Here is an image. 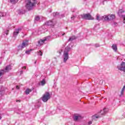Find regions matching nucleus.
Segmentation results:
<instances>
[{"instance_id":"nucleus-1","label":"nucleus","mask_w":125,"mask_h":125,"mask_svg":"<svg viewBox=\"0 0 125 125\" xmlns=\"http://www.w3.org/2000/svg\"><path fill=\"white\" fill-rule=\"evenodd\" d=\"M35 4H37V1L36 0H28L25 6L26 8L28 10H32Z\"/></svg>"},{"instance_id":"nucleus-2","label":"nucleus","mask_w":125,"mask_h":125,"mask_svg":"<svg viewBox=\"0 0 125 125\" xmlns=\"http://www.w3.org/2000/svg\"><path fill=\"white\" fill-rule=\"evenodd\" d=\"M108 109L107 108H104L102 110H101L100 112H99L97 114H96L94 115L95 118L96 119H98L99 118H101L102 117V115H105L107 112H108Z\"/></svg>"},{"instance_id":"nucleus-3","label":"nucleus","mask_w":125,"mask_h":125,"mask_svg":"<svg viewBox=\"0 0 125 125\" xmlns=\"http://www.w3.org/2000/svg\"><path fill=\"white\" fill-rule=\"evenodd\" d=\"M41 99L43 102H47L49 99H50V94L48 92H46L41 98Z\"/></svg>"},{"instance_id":"nucleus-4","label":"nucleus","mask_w":125,"mask_h":125,"mask_svg":"<svg viewBox=\"0 0 125 125\" xmlns=\"http://www.w3.org/2000/svg\"><path fill=\"white\" fill-rule=\"evenodd\" d=\"M80 17L83 18V19H85V20H92V17L90 15V14H84L83 15H81Z\"/></svg>"},{"instance_id":"nucleus-5","label":"nucleus","mask_w":125,"mask_h":125,"mask_svg":"<svg viewBox=\"0 0 125 125\" xmlns=\"http://www.w3.org/2000/svg\"><path fill=\"white\" fill-rule=\"evenodd\" d=\"M50 39V37L48 36L44 38L43 40H40L38 42L37 46H41L44 43V42H46V41H48Z\"/></svg>"},{"instance_id":"nucleus-6","label":"nucleus","mask_w":125,"mask_h":125,"mask_svg":"<svg viewBox=\"0 0 125 125\" xmlns=\"http://www.w3.org/2000/svg\"><path fill=\"white\" fill-rule=\"evenodd\" d=\"M118 70L120 71H122L123 72H125V62H123L120 65L117 66Z\"/></svg>"},{"instance_id":"nucleus-7","label":"nucleus","mask_w":125,"mask_h":125,"mask_svg":"<svg viewBox=\"0 0 125 125\" xmlns=\"http://www.w3.org/2000/svg\"><path fill=\"white\" fill-rule=\"evenodd\" d=\"M56 20H52V21H48L46 22V25L47 26H51V27H53L55 24H56Z\"/></svg>"},{"instance_id":"nucleus-8","label":"nucleus","mask_w":125,"mask_h":125,"mask_svg":"<svg viewBox=\"0 0 125 125\" xmlns=\"http://www.w3.org/2000/svg\"><path fill=\"white\" fill-rule=\"evenodd\" d=\"M21 30L22 29L21 28H18L16 29L15 31L13 33V37H14L15 38L17 37V35H18V34H19V32H20V31H21Z\"/></svg>"},{"instance_id":"nucleus-9","label":"nucleus","mask_w":125,"mask_h":125,"mask_svg":"<svg viewBox=\"0 0 125 125\" xmlns=\"http://www.w3.org/2000/svg\"><path fill=\"white\" fill-rule=\"evenodd\" d=\"M82 119H83V117L81 116H77L76 115L73 116V120L75 122H78V121H80V120H82Z\"/></svg>"},{"instance_id":"nucleus-10","label":"nucleus","mask_w":125,"mask_h":125,"mask_svg":"<svg viewBox=\"0 0 125 125\" xmlns=\"http://www.w3.org/2000/svg\"><path fill=\"white\" fill-rule=\"evenodd\" d=\"M63 62L66 63L67 60L69 59V53H63Z\"/></svg>"},{"instance_id":"nucleus-11","label":"nucleus","mask_w":125,"mask_h":125,"mask_svg":"<svg viewBox=\"0 0 125 125\" xmlns=\"http://www.w3.org/2000/svg\"><path fill=\"white\" fill-rule=\"evenodd\" d=\"M4 90H5V88L3 87V86H1L0 88V97H1L4 94Z\"/></svg>"},{"instance_id":"nucleus-12","label":"nucleus","mask_w":125,"mask_h":125,"mask_svg":"<svg viewBox=\"0 0 125 125\" xmlns=\"http://www.w3.org/2000/svg\"><path fill=\"white\" fill-rule=\"evenodd\" d=\"M125 12V11H124L123 9H120L119 10L118 12V14L120 17H124L125 16L124 15H123V13Z\"/></svg>"},{"instance_id":"nucleus-13","label":"nucleus","mask_w":125,"mask_h":125,"mask_svg":"<svg viewBox=\"0 0 125 125\" xmlns=\"http://www.w3.org/2000/svg\"><path fill=\"white\" fill-rule=\"evenodd\" d=\"M26 42H23L21 45V48H24V47H26V46H28V41L26 40Z\"/></svg>"},{"instance_id":"nucleus-14","label":"nucleus","mask_w":125,"mask_h":125,"mask_svg":"<svg viewBox=\"0 0 125 125\" xmlns=\"http://www.w3.org/2000/svg\"><path fill=\"white\" fill-rule=\"evenodd\" d=\"M70 50H71V48L69 46H67L65 48L63 53H69Z\"/></svg>"},{"instance_id":"nucleus-15","label":"nucleus","mask_w":125,"mask_h":125,"mask_svg":"<svg viewBox=\"0 0 125 125\" xmlns=\"http://www.w3.org/2000/svg\"><path fill=\"white\" fill-rule=\"evenodd\" d=\"M103 20H104V21H110V18H109V16H104L102 17Z\"/></svg>"},{"instance_id":"nucleus-16","label":"nucleus","mask_w":125,"mask_h":125,"mask_svg":"<svg viewBox=\"0 0 125 125\" xmlns=\"http://www.w3.org/2000/svg\"><path fill=\"white\" fill-rule=\"evenodd\" d=\"M10 70H11V65H9L6 66L5 68L6 72H9V71H10Z\"/></svg>"},{"instance_id":"nucleus-17","label":"nucleus","mask_w":125,"mask_h":125,"mask_svg":"<svg viewBox=\"0 0 125 125\" xmlns=\"http://www.w3.org/2000/svg\"><path fill=\"white\" fill-rule=\"evenodd\" d=\"M112 49L116 52L118 50V48L117 47V45L116 44H113L112 46Z\"/></svg>"},{"instance_id":"nucleus-18","label":"nucleus","mask_w":125,"mask_h":125,"mask_svg":"<svg viewBox=\"0 0 125 125\" xmlns=\"http://www.w3.org/2000/svg\"><path fill=\"white\" fill-rule=\"evenodd\" d=\"M77 38L75 36H73L69 38L68 42H73V41H74V40H76Z\"/></svg>"},{"instance_id":"nucleus-19","label":"nucleus","mask_w":125,"mask_h":125,"mask_svg":"<svg viewBox=\"0 0 125 125\" xmlns=\"http://www.w3.org/2000/svg\"><path fill=\"white\" fill-rule=\"evenodd\" d=\"M30 92H32V89H31L27 88L25 91V93L26 95L29 94Z\"/></svg>"},{"instance_id":"nucleus-20","label":"nucleus","mask_w":125,"mask_h":125,"mask_svg":"<svg viewBox=\"0 0 125 125\" xmlns=\"http://www.w3.org/2000/svg\"><path fill=\"white\" fill-rule=\"evenodd\" d=\"M96 19V20H98V21H100V20H103V18L102 17H100L99 14H97Z\"/></svg>"},{"instance_id":"nucleus-21","label":"nucleus","mask_w":125,"mask_h":125,"mask_svg":"<svg viewBox=\"0 0 125 125\" xmlns=\"http://www.w3.org/2000/svg\"><path fill=\"white\" fill-rule=\"evenodd\" d=\"M35 108H36V109L40 108V107H41V102H38L36 103L35 105Z\"/></svg>"},{"instance_id":"nucleus-22","label":"nucleus","mask_w":125,"mask_h":125,"mask_svg":"<svg viewBox=\"0 0 125 125\" xmlns=\"http://www.w3.org/2000/svg\"><path fill=\"white\" fill-rule=\"evenodd\" d=\"M6 16V13L4 12H0V17H4Z\"/></svg>"},{"instance_id":"nucleus-23","label":"nucleus","mask_w":125,"mask_h":125,"mask_svg":"<svg viewBox=\"0 0 125 125\" xmlns=\"http://www.w3.org/2000/svg\"><path fill=\"white\" fill-rule=\"evenodd\" d=\"M108 16H109V21L114 20V19H115V18L114 15H108Z\"/></svg>"},{"instance_id":"nucleus-24","label":"nucleus","mask_w":125,"mask_h":125,"mask_svg":"<svg viewBox=\"0 0 125 125\" xmlns=\"http://www.w3.org/2000/svg\"><path fill=\"white\" fill-rule=\"evenodd\" d=\"M4 73H5L4 70H0V78L1 76H3V75H4Z\"/></svg>"},{"instance_id":"nucleus-25","label":"nucleus","mask_w":125,"mask_h":125,"mask_svg":"<svg viewBox=\"0 0 125 125\" xmlns=\"http://www.w3.org/2000/svg\"><path fill=\"white\" fill-rule=\"evenodd\" d=\"M53 15L54 17H57L59 16V13L54 12L53 13Z\"/></svg>"},{"instance_id":"nucleus-26","label":"nucleus","mask_w":125,"mask_h":125,"mask_svg":"<svg viewBox=\"0 0 125 125\" xmlns=\"http://www.w3.org/2000/svg\"><path fill=\"white\" fill-rule=\"evenodd\" d=\"M19 0H10V2H11V3H16L17 2H18Z\"/></svg>"},{"instance_id":"nucleus-27","label":"nucleus","mask_w":125,"mask_h":125,"mask_svg":"<svg viewBox=\"0 0 125 125\" xmlns=\"http://www.w3.org/2000/svg\"><path fill=\"white\" fill-rule=\"evenodd\" d=\"M41 18H40V16H37L36 17H35V20H36V21H40Z\"/></svg>"},{"instance_id":"nucleus-28","label":"nucleus","mask_w":125,"mask_h":125,"mask_svg":"<svg viewBox=\"0 0 125 125\" xmlns=\"http://www.w3.org/2000/svg\"><path fill=\"white\" fill-rule=\"evenodd\" d=\"M42 85H44L45 84V80L44 79H43L41 81Z\"/></svg>"},{"instance_id":"nucleus-29","label":"nucleus","mask_w":125,"mask_h":125,"mask_svg":"<svg viewBox=\"0 0 125 125\" xmlns=\"http://www.w3.org/2000/svg\"><path fill=\"white\" fill-rule=\"evenodd\" d=\"M31 51H32V50H27V51H25V53L26 54H30V53H31Z\"/></svg>"},{"instance_id":"nucleus-30","label":"nucleus","mask_w":125,"mask_h":125,"mask_svg":"<svg viewBox=\"0 0 125 125\" xmlns=\"http://www.w3.org/2000/svg\"><path fill=\"white\" fill-rule=\"evenodd\" d=\"M124 92H125V91L121 90V94L119 95L120 97H122L124 95Z\"/></svg>"},{"instance_id":"nucleus-31","label":"nucleus","mask_w":125,"mask_h":125,"mask_svg":"<svg viewBox=\"0 0 125 125\" xmlns=\"http://www.w3.org/2000/svg\"><path fill=\"white\" fill-rule=\"evenodd\" d=\"M38 55H40V56H42V51H39L38 52Z\"/></svg>"},{"instance_id":"nucleus-32","label":"nucleus","mask_w":125,"mask_h":125,"mask_svg":"<svg viewBox=\"0 0 125 125\" xmlns=\"http://www.w3.org/2000/svg\"><path fill=\"white\" fill-rule=\"evenodd\" d=\"M8 33H9V30H7L6 31H5L4 32V34H5L6 36L8 35Z\"/></svg>"},{"instance_id":"nucleus-33","label":"nucleus","mask_w":125,"mask_h":125,"mask_svg":"<svg viewBox=\"0 0 125 125\" xmlns=\"http://www.w3.org/2000/svg\"><path fill=\"white\" fill-rule=\"evenodd\" d=\"M76 18V16H72L71 17V21H74V20H75V19Z\"/></svg>"},{"instance_id":"nucleus-34","label":"nucleus","mask_w":125,"mask_h":125,"mask_svg":"<svg viewBox=\"0 0 125 125\" xmlns=\"http://www.w3.org/2000/svg\"><path fill=\"white\" fill-rule=\"evenodd\" d=\"M95 47H99V46H100V45H99V44H96L95 45Z\"/></svg>"},{"instance_id":"nucleus-35","label":"nucleus","mask_w":125,"mask_h":125,"mask_svg":"<svg viewBox=\"0 0 125 125\" xmlns=\"http://www.w3.org/2000/svg\"><path fill=\"white\" fill-rule=\"evenodd\" d=\"M125 84L124 85V86H123L122 89V91H125Z\"/></svg>"},{"instance_id":"nucleus-36","label":"nucleus","mask_w":125,"mask_h":125,"mask_svg":"<svg viewBox=\"0 0 125 125\" xmlns=\"http://www.w3.org/2000/svg\"><path fill=\"white\" fill-rule=\"evenodd\" d=\"M91 124H92V121H89V122L88 123V125H91Z\"/></svg>"},{"instance_id":"nucleus-37","label":"nucleus","mask_w":125,"mask_h":125,"mask_svg":"<svg viewBox=\"0 0 125 125\" xmlns=\"http://www.w3.org/2000/svg\"><path fill=\"white\" fill-rule=\"evenodd\" d=\"M22 69H24V70H26V66H23L22 67Z\"/></svg>"},{"instance_id":"nucleus-38","label":"nucleus","mask_w":125,"mask_h":125,"mask_svg":"<svg viewBox=\"0 0 125 125\" xmlns=\"http://www.w3.org/2000/svg\"><path fill=\"white\" fill-rule=\"evenodd\" d=\"M21 75H22V74H23V71H22V70H21Z\"/></svg>"},{"instance_id":"nucleus-39","label":"nucleus","mask_w":125,"mask_h":125,"mask_svg":"<svg viewBox=\"0 0 125 125\" xmlns=\"http://www.w3.org/2000/svg\"><path fill=\"white\" fill-rule=\"evenodd\" d=\"M16 88H17V89H19V86H16Z\"/></svg>"},{"instance_id":"nucleus-40","label":"nucleus","mask_w":125,"mask_h":125,"mask_svg":"<svg viewBox=\"0 0 125 125\" xmlns=\"http://www.w3.org/2000/svg\"><path fill=\"white\" fill-rule=\"evenodd\" d=\"M18 101H19V102H20L21 101V100H16V102H18Z\"/></svg>"},{"instance_id":"nucleus-41","label":"nucleus","mask_w":125,"mask_h":125,"mask_svg":"<svg viewBox=\"0 0 125 125\" xmlns=\"http://www.w3.org/2000/svg\"><path fill=\"white\" fill-rule=\"evenodd\" d=\"M36 63H37V61H35V64H36Z\"/></svg>"},{"instance_id":"nucleus-42","label":"nucleus","mask_w":125,"mask_h":125,"mask_svg":"<svg viewBox=\"0 0 125 125\" xmlns=\"http://www.w3.org/2000/svg\"><path fill=\"white\" fill-rule=\"evenodd\" d=\"M64 35H65V33H63L62 36H64Z\"/></svg>"},{"instance_id":"nucleus-43","label":"nucleus","mask_w":125,"mask_h":125,"mask_svg":"<svg viewBox=\"0 0 125 125\" xmlns=\"http://www.w3.org/2000/svg\"><path fill=\"white\" fill-rule=\"evenodd\" d=\"M0 120H1V117H0Z\"/></svg>"},{"instance_id":"nucleus-44","label":"nucleus","mask_w":125,"mask_h":125,"mask_svg":"<svg viewBox=\"0 0 125 125\" xmlns=\"http://www.w3.org/2000/svg\"><path fill=\"white\" fill-rule=\"evenodd\" d=\"M72 12H75V11H72Z\"/></svg>"}]
</instances>
